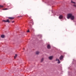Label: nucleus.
I'll return each instance as SVG.
<instances>
[{"label": "nucleus", "instance_id": "nucleus-1", "mask_svg": "<svg viewBox=\"0 0 76 76\" xmlns=\"http://www.w3.org/2000/svg\"><path fill=\"white\" fill-rule=\"evenodd\" d=\"M70 18L72 20H73V19H74V16L72 15V14H69L67 15V18L69 19Z\"/></svg>", "mask_w": 76, "mask_h": 76}, {"label": "nucleus", "instance_id": "nucleus-2", "mask_svg": "<svg viewBox=\"0 0 76 76\" xmlns=\"http://www.w3.org/2000/svg\"><path fill=\"white\" fill-rule=\"evenodd\" d=\"M3 22H8V23H10V22L9 21V19H7L6 20H3Z\"/></svg>", "mask_w": 76, "mask_h": 76}, {"label": "nucleus", "instance_id": "nucleus-3", "mask_svg": "<svg viewBox=\"0 0 76 76\" xmlns=\"http://www.w3.org/2000/svg\"><path fill=\"white\" fill-rule=\"evenodd\" d=\"M34 23H33V20H31V22L30 23V25L32 26L33 24Z\"/></svg>", "mask_w": 76, "mask_h": 76}, {"label": "nucleus", "instance_id": "nucleus-4", "mask_svg": "<svg viewBox=\"0 0 76 76\" xmlns=\"http://www.w3.org/2000/svg\"><path fill=\"white\" fill-rule=\"evenodd\" d=\"M56 61H58V64H60V61L58 59H57V58H56Z\"/></svg>", "mask_w": 76, "mask_h": 76}, {"label": "nucleus", "instance_id": "nucleus-5", "mask_svg": "<svg viewBox=\"0 0 76 76\" xmlns=\"http://www.w3.org/2000/svg\"><path fill=\"white\" fill-rule=\"evenodd\" d=\"M63 56H61L59 58V59L60 60H61L63 59Z\"/></svg>", "mask_w": 76, "mask_h": 76}, {"label": "nucleus", "instance_id": "nucleus-6", "mask_svg": "<svg viewBox=\"0 0 76 76\" xmlns=\"http://www.w3.org/2000/svg\"><path fill=\"white\" fill-rule=\"evenodd\" d=\"M51 47L50 46V45H48L47 46V48L48 49H50V48Z\"/></svg>", "mask_w": 76, "mask_h": 76}, {"label": "nucleus", "instance_id": "nucleus-7", "mask_svg": "<svg viewBox=\"0 0 76 76\" xmlns=\"http://www.w3.org/2000/svg\"><path fill=\"white\" fill-rule=\"evenodd\" d=\"M63 18V16L61 15L59 16V18L60 19H62Z\"/></svg>", "mask_w": 76, "mask_h": 76}, {"label": "nucleus", "instance_id": "nucleus-8", "mask_svg": "<svg viewBox=\"0 0 76 76\" xmlns=\"http://www.w3.org/2000/svg\"><path fill=\"white\" fill-rule=\"evenodd\" d=\"M49 59H50V60H51V59H52V58H53V56H50V57H49Z\"/></svg>", "mask_w": 76, "mask_h": 76}, {"label": "nucleus", "instance_id": "nucleus-9", "mask_svg": "<svg viewBox=\"0 0 76 76\" xmlns=\"http://www.w3.org/2000/svg\"><path fill=\"white\" fill-rule=\"evenodd\" d=\"M8 19H14V18H13V17H8Z\"/></svg>", "mask_w": 76, "mask_h": 76}, {"label": "nucleus", "instance_id": "nucleus-10", "mask_svg": "<svg viewBox=\"0 0 76 76\" xmlns=\"http://www.w3.org/2000/svg\"><path fill=\"white\" fill-rule=\"evenodd\" d=\"M17 54H15V56L14 57V58L15 59V58H16V57H17Z\"/></svg>", "mask_w": 76, "mask_h": 76}, {"label": "nucleus", "instance_id": "nucleus-11", "mask_svg": "<svg viewBox=\"0 0 76 76\" xmlns=\"http://www.w3.org/2000/svg\"><path fill=\"white\" fill-rule=\"evenodd\" d=\"M1 38H4V35H1Z\"/></svg>", "mask_w": 76, "mask_h": 76}, {"label": "nucleus", "instance_id": "nucleus-12", "mask_svg": "<svg viewBox=\"0 0 76 76\" xmlns=\"http://www.w3.org/2000/svg\"><path fill=\"white\" fill-rule=\"evenodd\" d=\"M4 7L2 5H0V8H3V7Z\"/></svg>", "mask_w": 76, "mask_h": 76}, {"label": "nucleus", "instance_id": "nucleus-13", "mask_svg": "<svg viewBox=\"0 0 76 76\" xmlns=\"http://www.w3.org/2000/svg\"><path fill=\"white\" fill-rule=\"evenodd\" d=\"M43 60H44V58H42L41 60V62H42V61H43Z\"/></svg>", "mask_w": 76, "mask_h": 76}, {"label": "nucleus", "instance_id": "nucleus-14", "mask_svg": "<svg viewBox=\"0 0 76 76\" xmlns=\"http://www.w3.org/2000/svg\"><path fill=\"white\" fill-rule=\"evenodd\" d=\"M71 3H74V4H75V2H73V1H72V0L71 1Z\"/></svg>", "mask_w": 76, "mask_h": 76}, {"label": "nucleus", "instance_id": "nucleus-15", "mask_svg": "<svg viewBox=\"0 0 76 76\" xmlns=\"http://www.w3.org/2000/svg\"><path fill=\"white\" fill-rule=\"evenodd\" d=\"M36 54H39V52H36Z\"/></svg>", "mask_w": 76, "mask_h": 76}, {"label": "nucleus", "instance_id": "nucleus-16", "mask_svg": "<svg viewBox=\"0 0 76 76\" xmlns=\"http://www.w3.org/2000/svg\"><path fill=\"white\" fill-rule=\"evenodd\" d=\"M8 9L7 8H5L3 9V10H8Z\"/></svg>", "mask_w": 76, "mask_h": 76}, {"label": "nucleus", "instance_id": "nucleus-17", "mask_svg": "<svg viewBox=\"0 0 76 76\" xmlns=\"http://www.w3.org/2000/svg\"><path fill=\"white\" fill-rule=\"evenodd\" d=\"M73 6H74V7H76V4L74 5Z\"/></svg>", "mask_w": 76, "mask_h": 76}, {"label": "nucleus", "instance_id": "nucleus-18", "mask_svg": "<svg viewBox=\"0 0 76 76\" xmlns=\"http://www.w3.org/2000/svg\"><path fill=\"white\" fill-rule=\"evenodd\" d=\"M27 32H29V30H28L27 31Z\"/></svg>", "mask_w": 76, "mask_h": 76}, {"label": "nucleus", "instance_id": "nucleus-19", "mask_svg": "<svg viewBox=\"0 0 76 76\" xmlns=\"http://www.w3.org/2000/svg\"><path fill=\"white\" fill-rule=\"evenodd\" d=\"M14 21H12V23H14Z\"/></svg>", "mask_w": 76, "mask_h": 76}]
</instances>
